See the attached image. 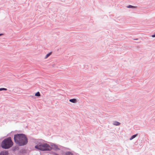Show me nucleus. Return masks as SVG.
I'll return each mask as SVG.
<instances>
[{
	"label": "nucleus",
	"instance_id": "nucleus-1",
	"mask_svg": "<svg viewBox=\"0 0 155 155\" xmlns=\"http://www.w3.org/2000/svg\"><path fill=\"white\" fill-rule=\"evenodd\" d=\"M14 139L15 142L19 146L26 145L28 140L25 135L23 134H17L15 135Z\"/></svg>",
	"mask_w": 155,
	"mask_h": 155
},
{
	"label": "nucleus",
	"instance_id": "nucleus-2",
	"mask_svg": "<svg viewBox=\"0 0 155 155\" xmlns=\"http://www.w3.org/2000/svg\"><path fill=\"white\" fill-rule=\"evenodd\" d=\"M13 145V143L10 137L4 139L2 142V147L5 149H7L11 147Z\"/></svg>",
	"mask_w": 155,
	"mask_h": 155
},
{
	"label": "nucleus",
	"instance_id": "nucleus-3",
	"mask_svg": "<svg viewBox=\"0 0 155 155\" xmlns=\"http://www.w3.org/2000/svg\"><path fill=\"white\" fill-rule=\"evenodd\" d=\"M35 147L42 151L50 150L51 149V147L46 143L41 144L39 145H37Z\"/></svg>",
	"mask_w": 155,
	"mask_h": 155
},
{
	"label": "nucleus",
	"instance_id": "nucleus-4",
	"mask_svg": "<svg viewBox=\"0 0 155 155\" xmlns=\"http://www.w3.org/2000/svg\"><path fill=\"white\" fill-rule=\"evenodd\" d=\"M8 152L6 151H2L0 153V155H8Z\"/></svg>",
	"mask_w": 155,
	"mask_h": 155
},
{
	"label": "nucleus",
	"instance_id": "nucleus-5",
	"mask_svg": "<svg viewBox=\"0 0 155 155\" xmlns=\"http://www.w3.org/2000/svg\"><path fill=\"white\" fill-rule=\"evenodd\" d=\"M69 101L73 103H75L77 102V100L75 99H70Z\"/></svg>",
	"mask_w": 155,
	"mask_h": 155
},
{
	"label": "nucleus",
	"instance_id": "nucleus-6",
	"mask_svg": "<svg viewBox=\"0 0 155 155\" xmlns=\"http://www.w3.org/2000/svg\"><path fill=\"white\" fill-rule=\"evenodd\" d=\"M113 124L114 125L118 126L120 124V123L117 121H114L113 123Z\"/></svg>",
	"mask_w": 155,
	"mask_h": 155
},
{
	"label": "nucleus",
	"instance_id": "nucleus-7",
	"mask_svg": "<svg viewBox=\"0 0 155 155\" xmlns=\"http://www.w3.org/2000/svg\"><path fill=\"white\" fill-rule=\"evenodd\" d=\"M65 155H73V154L69 152H68L66 153Z\"/></svg>",
	"mask_w": 155,
	"mask_h": 155
},
{
	"label": "nucleus",
	"instance_id": "nucleus-8",
	"mask_svg": "<svg viewBox=\"0 0 155 155\" xmlns=\"http://www.w3.org/2000/svg\"><path fill=\"white\" fill-rule=\"evenodd\" d=\"M136 136H137V134L134 135H133L131 137V138L130 139V140H132L134 138H135L136 137Z\"/></svg>",
	"mask_w": 155,
	"mask_h": 155
},
{
	"label": "nucleus",
	"instance_id": "nucleus-9",
	"mask_svg": "<svg viewBox=\"0 0 155 155\" xmlns=\"http://www.w3.org/2000/svg\"><path fill=\"white\" fill-rule=\"evenodd\" d=\"M51 54V53H49L48 54L45 56V59L47 58Z\"/></svg>",
	"mask_w": 155,
	"mask_h": 155
},
{
	"label": "nucleus",
	"instance_id": "nucleus-10",
	"mask_svg": "<svg viewBox=\"0 0 155 155\" xmlns=\"http://www.w3.org/2000/svg\"><path fill=\"white\" fill-rule=\"evenodd\" d=\"M35 95L36 96H40V94L39 92H37L35 94Z\"/></svg>",
	"mask_w": 155,
	"mask_h": 155
},
{
	"label": "nucleus",
	"instance_id": "nucleus-11",
	"mask_svg": "<svg viewBox=\"0 0 155 155\" xmlns=\"http://www.w3.org/2000/svg\"><path fill=\"white\" fill-rule=\"evenodd\" d=\"M7 90V89L6 88H0V91H2V90L6 91Z\"/></svg>",
	"mask_w": 155,
	"mask_h": 155
},
{
	"label": "nucleus",
	"instance_id": "nucleus-12",
	"mask_svg": "<svg viewBox=\"0 0 155 155\" xmlns=\"http://www.w3.org/2000/svg\"><path fill=\"white\" fill-rule=\"evenodd\" d=\"M127 7L129 8H131L135 7L131 5H129V6Z\"/></svg>",
	"mask_w": 155,
	"mask_h": 155
},
{
	"label": "nucleus",
	"instance_id": "nucleus-13",
	"mask_svg": "<svg viewBox=\"0 0 155 155\" xmlns=\"http://www.w3.org/2000/svg\"><path fill=\"white\" fill-rule=\"evenodd\" d=\"M1 35H2V34H0V36Z\"/></svg>",
	"mask_w": 155,
	"mask_h": 155
}]
</instances>
